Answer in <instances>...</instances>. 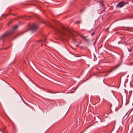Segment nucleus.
<instances>
[{"instance_id": "nucleus-7", "label": "nucleus", "mask_w": 133, "mask_h": 133, "mask_svg": "<svg viewBox=\"0 0 133 133\" xmlns=\"http://www.w3.org/2000/svg\"><path fill=\"white\" fill-rule=\"evenodd\" d=\"M18 27V26L17 25H16L15 26L13 27V30H16Z\"/></svg>"}, {"instance_id": "nucleus-21", "label": "nucleus", "mask_w": 133, "mask_h": 133, "mask_svg": "<svg viewBox=\"0 0 133 133\" xmlns=\"http://www.w3.org/2000/svg\"><path fill=\"white\" fill-rule=\"evenodd\" d=\"M81 133H82V132H81Z\"/></svg>"}, {"instance_id": "nucleus-20", "label": "nucleus", "mask_w": 133, "mask_h": 133, "mask_svg": "<svg viewBox=\"0 0 133 133\" xmlns=\"http://www.w3.org/2000/svg\"><path fill=\"white\" fill-rule=\"evenodd\" d=\"M41 41V40H40L39 41Z\"/></svg>"}, {"instance_id": "nucleus-13", "label": "nucleus", "mask_w": 133, "mask_h": 133, "mask_svg": "<svg viewBox=\"0 0 133 133\" xmlns=\"http://www.w3.org/2000/svg\"><path fill=\"white\" fill-rule=\"evenodd\" d=\"M81 22H79L78 21L77 22H76V23H80Z\"/></svg>"}, {"instance_id": "nucleus-6", "label": "nucleus", "mask_w": 133, "mask_h": 133, "mask_svg": "<svg viewBox=\"0 0 133 133\" xmlns=\"http://www.w3.org/2000/svg\"><path fill=\"white\" fill-rule=\"evenodd\" d=\"M82 38L87 42L89 43L90 42V39H86L83 36L82 37Z\"/></svg>"}, {"instance_id": "nucleus-15", "label": "nucleus", "mask_w": 133, "mask_h": 133, "mask_svg": "<svg viewBox=\"0 0 133 133\" xmlns=\"http://www.w3.org/2000/svg\"><path fill=\"white\" fill-rule=\"evenodd\" d=\"M8 85H9V87H11L12 88V87L9 84H8Z\"/></svg>"}, {"instance_id": "nucleus-16", "label": "nucleus", "mask_w": 133, "mask_h": 133, "mask_svg": "<svg viewBox=\"0 0 133 133\" xmlns=\"http://www.w3.org/2000/svg\"><path fill=\"white\" fill-rule=\"evenodd\" d=\"M74 41H75V42H76V40H74Z\"/></svg>"}, {"instance_id": "nucleus-5", "label": "nucleus", "mask_w": 133, "mask_h": 133, "mask_svg": "<svg viewBox=\"0 0 133 133\" xmlns=\"http://www.w3.org/2000/svg\"><path fill=\"white\" fill-rule=\"evenodd\" d=\"M94 119L95 121L96 122H97L98 121H101V119L97 116L96 117H95Z\"/></svg>"}, {"instance_id": "nucleus-8", "label": "nucleus", "mask_w": 133, "mask_h": 133, "mask_svg": "<svg viewBox=\"0 0 133 133\" xmlns=\"http://www.w3.org/2000/svg\"><path fill=\"white\" fill-rule=\"evenodd\" d=\"M115 70V69H114V68H112V70H110V71H107L108 72L110 73L112 71H113L114 70Z\"/></svg>"}, {"instance_id": "nucleus-17", "label": "nucleus", "mask_w": 133, "mask_h": 133, "mask_svg": "<svg viewBox=\"0 0 133 133\" xmlns=\"http://www.w3.org/2000/svg\"><path fill=\"white\" fill-rule=\"evenodd\" d=\"M95 42H94V44H95Z\"/></svg>"}, {"instance_id": "nucleus-4", "label": "nucleus", "mask_w": 133, "mask_h": 133, "mask_svg": "<svg viewBox=\"0 0 133 133\" xmlns=\"http://www.w3.org/2000/svg\"><path fill=\"white\" fill-rule=\"evenodd\" d=\"M125 4V3L124 2H121L117 5H116V7L117 8H121Z\"/></svg>"}, {"instance_id": "nucleus-2", "label": "nucleus", "mask_w": 133, "mask_h": 133, "mask_svg": "<svg viewBox=\"0 0 133 133\" xmlns=\"http://www.w3.org/2000/svg\"><path fill=\"white\" fill-rule=\"evenodd\" d=\"M13 32V31L7 32L2 35L0 38V43H2Z\"/></svg>"}, {"instance_id": "nucleus-14", "label": "nucleus", "mask_w": 133, "mask_h": 133, "mask_svg": "<svg viewBox=\"0 0 133 133\" xmlns=\"http://www.w3.org/2000/svg\"><path fill=\"white\" fill-rule=\"evenodd\" d=\"M42 41H43V42H45V39H42Z\"/></svg>"}, {"instance_id": "nucleus-1", "label": "nucleus", "mask_w": 133, "mask_h": 133, "mask_svg": "<svg viewBox=\"0 0 133 133\" xmlns=\"http://www.w3.org/2000/svg\"><path fill=\"white\" fill-rule=\"evenodd\" d=\"M56 33L60 37L61 39L63 41H67L69 35L68 34L74 36V35L72 33L71 31L68 28L66 27L62 28L61 30L57 28H54Z\"/></svg>"}, {"instance_id": "nucleus-9", "label": "nucleus", "mask_w": 133, "mask_h": 133, "mask_svg": "<svg viewBox=\"0 0 133 133\" xmlns=\"http://www.w3.org/2000/svg\"><path fill=\"white\" fill-rule=\"evenodd\" d=\"M13 89L15 90V91L17 92V93L19 95V96H20V97H21V98H22V100H23V99L22 98V97H21V95H20V94L16 90H15V89H14V88Z\"/></svg>"}, {"instance_id": "nucleus-3", "label": "nucleus", "mask_w": 133, "mask_h": 133, "mask_svg": "<svg viewBox=\"0 0 133 133\" xmlns=\"http://www.w3.org/2000/svg\"><path fill=\"white\" fill-rule=\"evenodd\" d=\"M29 26V29L32 31H35L38 27V26L35 24H33L31 26Z\"/></svg>"}, {"instance_id": "nucleus-10", "label": "nucleus", "mask_w": 133, "mask_h": 133, "mask_svg": "<svg viewBox=\"0 0 133 133\" xmlns=\"http://www.w3.org/2000/svg\"><path fill=\"white\" fill-rule=\"evenodd\" d=\"M128 49L129 52H131V50L129 48H128Z\"/></svg>"}, {"instance_id": "nucleus-12", "label": "nucleus", "mask_w": 133, "mask_h": 133, "mask_svg": "<svg viewBox=\"0 0 133 133\" xmlns=\"http://www.w3.org/2000/svg\"><path fill=\"white\" fill-rule=\"evenodd\" d=\"M95 34L94 32H93L91 34V36H92Z\"/></svg>"}, {"instance_id": "nucleus-18", "label": "nucleus", "mask_w": 133, "mask_h": 133, "mask_svg": "<svg viewBox=\"0 0 133 133\" xmlns=\"http://www.w3.org/2000/svg\"><path fill=\"white\" fill-rule=\"evenodd\" d=\"M119 42H118V44H119Z\"/></svg>"}, {"instance_id": "nucleus-11", "label": "nucleus", "mask_w": 133, "mask_h": 133, "mask_svg": "<svg viewBox=\"0 0 133 133\" xmlns=\"http://www.w3.org/2000/svg\"><path fill=\"white\" fill-rule=\"evenodd\" d=\"M101 3L102 4L103 6H104V4H103L102 2H101Z\"/></svg>"}, {"instance_id": "nucleus-19", "label": "nucleus", "mask_w": 133, "mask_h": 133, "mask_svg": "<svg viewBox=\"0 0 133 133\" xmlns=\"http://www.w3.org/2000/svg\"><path fill=\"white\" fill-rule=\"evenodd\" d=\"M13 128H15V127L14 126L13 127Z\"/></svg>"}]
</instances>
